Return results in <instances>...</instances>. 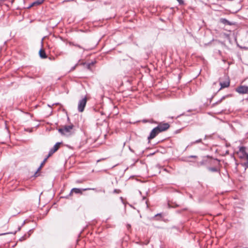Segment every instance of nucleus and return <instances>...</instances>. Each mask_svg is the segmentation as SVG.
I'll return each mask as SVG.
<instances>
[{"label":"nucleus","mask_w":248,"mask_h":248,"mask_svg":"<svg viewBox=\"0 0 248 248\" xmlns=\"http://www.w3.org/2000/svg\"><path fill=\"white\" fill-rule=\"evenodd\" d=\"M74 125L71 124L69 125H64L63 127L58 129V131L62 135H69L71 130L73 129Z\"/></svg>","instance_id":"1"},{"label":"nucleus","mask_w":248,"mask_h":248,"mask_svg":"<svg viewBox=\"0 0 248 248\" xmlns=\"http://www.w3.org/2000/svg\"><path fill=\"white\" fill-rule=\"evenodd\" d=\"M87 102V99L86 96L79 100L78 107V109L79 112H82L84 111Z\"/></svg>","instance_id":"2"},{"label":"nucleus","mask_w":248,"mask_h":248,"mask_svg":"<svg viewBox=\"0 0 248 248\" xmlns=\"http://www.w3.org/2000/svg\"><path fill=\"white\" fill-rule=\"evenodd\" d=\"M170 125L168 123H160L157 126L155 127L156 130L159 133L165 131L169 128Z\"/></svg>","instance_id":"3"},{"label":"nucleus","mask_w":248,"mask_h":248,"mask_svg":"<svg viewBox=\"0 0 248 248\" xmlns=\"http://www.w3.org/2000/svg\"><path fill=\"white\" fill-rule=\"evenodd\" d=\"M89 190H96V189L95 188H84V189L78 188H73L71 189L69 195L67 196L65 198H68V196L70 195H71L72 193H75L76 194H81L82 193V191Z\"/></svg>","instance_id":"4"},{"label":"nucleus","mask_w":248,"mask_h":248,"mask_svg":"<svg viewBox=\"0 0 248 248\" xmlns=\"http://www.w3.org/2000/svg\"><path fill=\"white\" fill-rule=\"evenodd\" d=\"M62 144V142H57L54 146L51 148L48 152V156H51L54 153L57 152L60 147V145Z\"/></svg>","instance_id":"5"},{"label":"nucleus","mask_w":248,"mask_h":248,"mask_svg":"<svg viewBox=\"0 0 248 248\" xmlns=\"http://www.w3.org/2000/svg\"><path fill=\"white\" fill-rule=\"evenodd\" d=\"M235 91L240 94L247 93H248V87L246 86H240L236 88Z\"/></svg>","instance_id":"6"},{"label":"nucleus","mask_w":248,"mask_h":248,"mask_svg":"<svg viewBox=\"0 0 248 248\" xmlns=\"http://www.w3.org/2000/svg\"><path fill=\"white\" fill-rule=\"evenodd\" d=\"M159 133L155 127L151 131L149 136L148 137V140L150 141L151 140L155 138Z\"/></svg>","instance_id":"7"},{"label":"nucleus","mask_w":248,"mask_h":248,"mask_svg":"<svg viewBox=\"0 0 248 248\" xmlns=\"http://www.w3.org/2000/svg\"><path fill=\"white\" fill-rule=\"evenodd\" d=\"M219 22L225 26H232L235 25V22H231L225 18H220Z\"/></svg>","instance_id":"8"},{"label":"nucleus","mask_w":248,"mask_h":248,"mask_svg":"<svg viewBox=\"0 0 248 248\" xmlns=\"http://www.w3.org/2000/svg\"><path fill=\"white\" fill-rule=\"evenodd\" d=\"M197 155H191L186 157H183L181 158V160L186 162H194V161H191L189 159L191 158H197Z\"/></svg>","instance_id":"9"},{"label":"nucleus","mask_w":248,"mask_h":248,"mask_svg":"<svg viewBox=\"0 0 248 248\" xmlns=\"http://www.w3.org/2000/svg\"><path fill=\"white\" fill-rule=\"evenodd\" d=\"M95 63H96V61H93L91 62L88 63H87L86 62H82L81 63V64L85 65L87 69L91 71L92 70L91 66H93Z\"/></svg>","instance_id":"10"},{"label":"nucleus","mask_w":248,"mask_h":248,"mask_svg":"<svg viewBox=\"0 0 248 248\" xmlns=\"http://www.w3.org/2000/svg\"><path fill=\"white\" fill-rule=\"evenodd\" d=\"M220 85L221 86L220 88L218 90H220L222 88H226L229 86L230 85V81H226L224 82H220Z\"/></svg>","instance_id":"11"},{"label":"nucleus","mask_w":248,"mask_h":248,"mask_svg":"<svg viewBox=\"0 0 248 248\" xmlns=\"http://www.w3.org/2000/svg\"><path fill=\"white\" fill-rule=\"evenodd\" d=\"M39 56L42 59H45V58H47V55L46 54V53L45 51L43 49H41L39 50Z\"/></svg>","instance_id":"12"},{"label":"nucleus","mask_w":248,"mask_h":248,"mask_svg":"<svg viewBox=\"0 0 248 248\" xmlns=\"http://www.w3.org/2000/svg\"><path fill=\"white\" fill-rule=\"evenodd\" d=\"M50 156H48V155H47V156L44 159V160L43 161V162L41 163L40 166H39V167L37 169V171H39L41 168L43 167V166H44V164L45 163V162L46 161L47 159Z\"/></svg>","instance_id":"13"},{"label":"nucleus","mask_w":248,"mask_h":248,"mask_svg":"<svg viewBox=\"0 0 248 248\" xmlns=\"http://www.w3.org/2000/svg\"><path fill=\"white\" fill-rule=\"evenodd\" d=\"M45 0H37L33 2L29 7H31L34 5H40L42 4Z\"/></svg>","instance_id":"14"},{"label":"nucleus","mask_w":248,"mask_h":248,"mask_svg":"<svg viewBox=\"0 0 248 248\" xmlns=\"http://www.w3.org/2000/svg\"><path fill=\"white\" fill-rule=\"evenodd\" d=\"M207 169L212 172H219V170L216 167H208Z\"/></svg>","instance_id":"15"},{"label":"nucleus","mask_w":248,"mask_h":248,"mask_svg":"<svg viewBox=\"0 0 248 248\" xmlns=\"http://www.w3.org/2000/svg\"><path fill=\"white\" fill-rule=\"evenodd\" d=\"M69 44H70V45H72V46H73L78 47V48H79L83 49V51H85V49L83 47H82L81 46H80V45H78V44H75V43H74V42H69Z\"/></svg>","instance_id":"16"},{"label":"nucleus","mask_w":248,"mask_h":248,"mask_svg":"<svg viewBox=\"0 0 248 248\" xmlns=\"http://www.w3.org/2000/svg\"><path fill=\"white\" fill-rule=\"evenodd\" d=\"M205 162L206 161L205 160H203L200 162H197L196 166L198 167H200L201 166H203V165H205Z\"/></svg>","instance_id":"17"},{"label":"nucleus","mask_w":248,"mask_h":248,"mask_svg":"<svg viewBox=\"0 0 248 248\" xmlns=\"http://www.w3.org/2000/svg\"><path fill=\"white\" fill-rule=\"evenodd\" d=\"M239 151L241 153H244L245 154L246 153L245 152V147L244 146H241L239 148Z\"/></svg>","instance_id":"18"},{"label":"nucleus","mask_w":248,"mask_h":248,"mask_svg":"<svg viewBox=\"0 0 248 248\" xmlns=\"http://www.w3.org/2000/svg\"><path fill=\"white\" fill-rule=\"evenodd\" d=\"M202 140L201 139H199L198 140H195V141L192 142L191 143V145H193L195 143H198L202 142Z\"/></svg>","instance_id":"19"},{"label":"nucleus","mask_w":248,"mask_h":248,"mask_svg":"<svg viewBox=\"0 0 248 248\" xmlns=\"http://www.w3.org/2000/svg\"><path fill=\"white\" fill-rule=\"evenodd\" d=\"M27 235L26 234H25L24 236H22L20 238H19V240L20 241H22L23 240H25L27 238Z\"/></svg>","instance_id":"20"},{"label":"nucleus","mask_w":248,"mask_h":248,"mask_svg":"<svg viewBox=\"0 0 248 248\" xmlns=\"http://www.w3.org/2000/svg\"><path fill=\"white\" fill-rule=\"evenodd\" d=\"M243 166H244L245 168V169L247 168H248V161L242 164Z\"/></svg>","instance_id":"21"},{"label":"nucleus","mask_w":248,"mask_h":248,"mask_svg":"<svg viewBox=\"0 0 248 248\" xmlns=\"http://www.w3.org/2000/svg\"><path fill=\"white\" fill-rule=\"evenodd\" d=\"M179 3V4L180 5H183L184 4V1L183 0H176Z\"/></svg>","instance_id":"22"},{"label":"nucleus","mask_w":248,"mask_h":248,"mask_svg":"<svg viewBox=\"0 0 248 248\" xmlns=\"http://www.w3.org/2000/svg\"><path fill=\"white\" fill-rule=\"evenodd\" d=\"M229 96V95H224V96H223L220 99V100L222 101L223 100H224L226 98H227V97H228Z\"/></svg>","instance_id":"23"},{"label":"nucleus","mask_w":248,"mask_h":248,"mask_svg":"<svg viewBox=\"0 0 248 248\" xmlns=\"http://www.w3.org/2000/svg\"><path fill=\"white\" fill-rule=\"evenodd\" d=\"M158 216H159V217H162V214H161V213H158V214H156V215L155 216V217H158Z\"/></svg>","instance_id":"24"},{"label":"nucleus","mask_w":248,"mask_h":248,"mask_svg":"<svg viewBox=\"0 0 248 248\" xmlns=\"http://www.w3.org/2000/svg\"><path fill=\"white\" fill-rule=\"evenodd\" d=\"M78 63H77L75 66L72 67L71 69V71H73L75 69L76 67L78 66Z\"/></svg>","instance_id":"25"},{"label":"nucleus","mask_w":248,"mask_h":248,"mask_svg":"<svg viewBox=\"0 0 248 248\" xmlns=\"http://www.w3.org/2000/svg\"><path fill=\"white\" fill-rule=\"evenodd\" d=\"M120 192V190L119 189H115L113 190L114 193H118Z\"/></svg>","instance_id":"26"},{"label":"nucleus","mask_w":248,"mask_h":248,"mask_svg":"<svg viewBox=\"0 0 248 248\" xmlns=\"http://www.w3.org/2000/svg\"><path fill=\"white\" fill-rule=\"evenodd\" d=\"M142 122L143 123H147V122H149V120H146V119H143V120H142Z\"/></svg>","instance_id":"27"},{"label":"nucleus","mask_w":248,"mask_h":248,"mask_svg":"<svg viewBox=\"0 0 248 248\" xmlns=\"http://www.w3.org/2000/svg\"><path fill=\"white\" fill-rule=\"evenodd\" d=\"M32 231V230H30L29 231V232H28V236H27V237H29L30 236V235H31V233Z\"/></svg>","instance_id":"28"},{"label":"nucleus","mask_w":248,"mask_h":248,"mask_svg":"<svg viewBox=\"0 0 248 248\" xmlns=\"http://www.w3.org/2000/svg\"><path fill=\"white\" fill-rule=\"evenodd\" d=\"M218 105V104L217 103V102H215L214 103H213L212 105V107H215L216 106V105Z\"/></svg>","instance_id":"29"},{"label":"nucleus","mask_w":248,"mask_h":248,"mask_svg":"<svg viewBox=\"0 0 248 248\" xmlns=\"http://www.w3.org/2000/svg\"><path fill=\"white\" fill-rule=\"evenodd\" d=\"M218 105V104L217 103V102H215L214 103H213L212 105V107H215L216 106V105Z\"/></svg>","instance_id":"30"},{"label":"nucleus","mask_w":248,"mask_h":248,"mask_svg":"<svg viewBox=\"0 0 248 248\" xmlns=\"http://www.w3.org/2000/svg\"><path fill=\"white\" fill-rule=\"evenodd\" d=\"M38 171H37V170L35 172V173H34V176L35 177H37L38 176V174H38Z\"/></svg>","instance_id":"31"},{"label":"nucleus","mask_w":248,"mask_h":248,"mask_svg":"<svg viewBox=\"0 0 248 248\" xmlns=\"http://www.w3.org/2000/svg\"><path fill=\"white\" fill-rule=\"evenodd\" d=\"M129 150H130V151L131 152H132V153H134V151L132 149H131L130 147H129Z\"/></svg>","instance_id":"32"},{"label":"nucleus","mask_w":248,"mask_h":248,"mask_svg":"<svg viewBox=\"0 0 248 248\" xmlns=\"http://www.w3.org/2000/svg\"><path fill=\"white\" fill-rule=\"evenodd\" d=\"M222 101L219 99L217 101L218 104H220Z\"/></svg>","instance_id":"33"},{"label":"nucleus","mask_w":248,"mask_h":248,"mask_svg":"<svg viewBox=\"0 0 248 248\" xmlns=\"http://www.w3.org/2000/svg\"><path fill=\"white\" fill-rule=\"evenodd\" d=\"M245 155H246L247 159L248 160V154L245 153Z\"/></svg>","instance_id":"34"},{"label":"nucleus","mask_w":248,"mask_h":248,"mask_svg":"<svg viewBox=\"0 0 248 248\" xmlns=\"http://www.w3.org/2000/svg\"><path fill=\"white\" fill-rule=\"evenodd\" d=\"M5 128L7 129V131L9 132V131H8V127H7L6 124H5Z\"/></svg>","instance_id":"35"},{"label":"nucleus","mask_w":248,"mask_h":248,"mask_svg":"<svg viewBox=\"0 0 248 248\" xmlns=\"http://www.w3.org/2000/svg\"><path fill=\"white\" fill-rule=\"evenodd\" d=\"M8 233H12L11 232H8V233H2L0 235H4V234H8Z\"/></svg>","instance_id":"36"},{"label":"nucleus","mask_w":248,"mask_h":248,"mask_svg":"<svg viewBox=\"0 0 248 248\" xmlns=\"http://www.w3.org/2000/svg\"><path fill=\"white\" fill-rule=\"evenodd\" d=\"M120 199L121 200L122 202H123V197H121Z\"/></svg>","instance_id":"37"},{"label":"nucleus","mask_w":248,"mask_h":248,"mask_svg":"<svg viewBox=\"0 0 248 248\" xmlns=\"http://www.w3.org/2000/svg\"><path fill=\"white\" fill-rule=\"evenodd\" d=\"M60 39H61V40H62V41H63V38H62V37L60 36Z\"/></svg>","instance_id":"38"},{"label":"nucleus","mask_w":248,"mask_h":248,"mask_svg":"<svg viewBox=\"0 0 248 248\" xmlns=\"http://www.w3.org/2000/svg\"><path fill=\"white\" fill-rule=\"evenodd\" d=\"M5 0H0V2L2 3V2L4 1Z\"/></svg>","instance_id":"39"},{"label":"nucleus","mask_w":248,"mask_h":248,"mask_svg":"<svg viewBox=\"0 0 248 248\" xmlns=\"http://www.w3.org/2000/svg\"><path fill=\"white\" fill-rule=\"evenodd\" d=\"M207 135H205V137H204V140H206V138H207Z\"/></svg>","instance_id":"40"},{"label":"nucleus","mask_w":248,"mask_h":248,"mask_svg":"<svg viewBox=\"0 0 248 248\" xmlns=\"http://www.w3.org/2000/svg\"><path fill=\"white\" fill-rule=\"evenodd\" d=\"M25 221H24L23 222V223H22V226H23V225L25 224Z\"/></svg>","instance_id":"41"},{"label":"nucleus","mask_w":248,"mask_h":248,"mask_svg":"<svg viewBox=\"0 0 248 248\" xmlns=\"http://www.w3.org/2000/svg\"><path fill=\"white\" fill-rule=\"evenodd\" d=\"M21 227H19L18 228V231H20V229H21Z\"/></svg>","instance_id":"42"},{"label":"nucleus","mask_w":248,"mask_h":248,"mask_svg":"<svg viewBox=\"0 0 248 248\" xmlns=\"http://www.w3.org/2000/svg\"><path fill=\"white\" fill-rule=\"evenodd\" d=\"M130 227H131L130 225L128 224V225H127V227H128V228H130Z\"/></svg>","instance_id":"43"},{"label":"nucleus","mask_w":248,"mask_h":248,"mask_svg":"<svg viewBox=\"0 0 248 248\" xmlns=\"http://www.w3.org/2000/svg\"><path fill=\"white\" fill-rule=\"evenodd\" d=\"M59 103H56L55 105H59Z\"/></svg>","instance_id":"44"},{"label":"nucleus","mask_w":248,"mask_h":248,"mask_svg":"<svg viewBox=\"0 0 248 248\" xmlns=\"http://www.w3.org/2000/svg\"><path fill=\"white\" fill-rule=\"evenodd\" d=\"M188 112H190V111H191V110H190V109H189V110H188Z\"/></svg>","instance_id":"45"},{"label":"nucleus","mask_w":248,"mask_h":248,"mask_svg":"<svg viewBox=\"0 0 248 248\" xmlns=\"http://www.w3.org/2000/svg\"><path fill=\"white\" fill-rule=\"evenodd\" d=\"M0 5H2L1 2H0Z\"/></svg>","instance_id":"46"}]
</instances>
